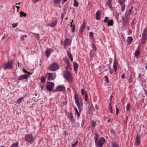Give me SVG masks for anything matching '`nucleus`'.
I'll return each mask as SVG.
<instances>
[{
	"mask_svg": "<svg viewBox=\"0 0 147 147\" xmlns=\"http://www.w3.org/2000/svg\"><path fill=\"white\" fill-rule=\"evenodd\" d=\"M95 136L94 137V140L96 145L98 147H102L106 141L105 138L103 137H101L99 139L98 141L99 136L98 134L97 133L94 134Z\"/></svg>",
	"mask_w": 147,
	"mask_h": 147,
	"instance_id": "1",
	"label": "nucleus"
},
{
	"mask_svg": "<svg viewBox=\"0 0 147 147\" xmlns=\"http://www.w3.org/2000/svg\"><path fill=\"white\" fill-rule=\"evenodd\" d=\"M64 78L69 82H73V79L72 75L70 72L66 70L63 74Z\"/></svg>",
	"mask_w": 147,
	"mask_h": 147,
	"instance_id": "2",
	"label": "nucleus"
},
{
	"mask_svg": "<svg viewBox=\"0 0 147 147\" xmlns=\"http://www.w3.org/2000/svg\"><path fill=\"white\" fill-rule=\"evenodd\" d=\"M59 65L56 63H52L49 66L48 68L51 71H55L59 68Z\"/></svg>",
	"mask_w": 147,
	"mask_h": 147,
	"instance_id": "3",
	"label": "nucleus"
},
{
	"mask_svg": "<svg viewBox=\"0 0 147 147\" xmlns=\"http://www.w3.org/2000/svg\"><path fill=\"white\" fill-rule=\"evenodd\" d=\"M54 86V83L49 82L47 83L46 88L49 91H51L53 89Z\"/></svg>",
	"mask_w": 147,
	"mask_h": 147,
	"instance_id": "4",
	"label": "nucleus"
},
{
	"mask_svg": "<svg viewBox=\"0 0 147 147\" xmlns=\"http://www.w3.org/2000/svg\"><path fill=\"white\" fill-rule=\"evenodd\" d=\"M27 142L30 143H32L34 142V138L32 134H29L26 135L25 136Z\"/></svg>",
	"mask_w": 147,
	"mask_h": 147,
	"instance_id": "5",
	"label": "nucleus"
},
{
	"mask_svg": "<svg viewBox=\"0 0 147 147\" xmlns=\"http://www.w3.org/2000/svg\"><path fill=\"white\" fill-rule=\"evenodd\" d=\"M74 96L75 102L79 110L80 111L81 110V107L80 103L79 102V97L77 94H75Z\"/></svg>",
	"mask_w": 147,
	"mask_h": 147,
	"instance_id": "6",
	"label": "nucleus"
},
{
	"mask_svg": "<svg viewBox=\"0 0 147 147\" xmlns=\"http://www.w3.org/2000/svg\"><path fill=\"white\" fill-rule=\"evenodd\" d=\"M65 90V88L64 86L60 85L58 86L55 90H53L52 92H54L57 91H63Z\"/></svg>",
	"mask_w": 147,
	"mask_h": 147,
	"instance_id": "7",
	"label": "nucleus"
},
{
	"mask_svg": "<svg viewBox=\"0 0 147 147\" xmlns=\"http://www.w3.org/2000/svg\"><path fill=\"white\" fill-rule=\"evenodd\" d=\"M45 77L48 80L50 81L53 80L55 78L53 73H47L46 74Z\"/></svg>",
	"mask_w": 147,
	"mask_h": 147,
	"instance_id": "8",
	"label": "nucleus"
},
{
	"mask_svg": "<svg viewBox=\"0 0 147 147\" xmlns=\"http://www.w3.org/2000/svg\"><path fill=\"white\" fill-rule=\"evenodd\" d=\"M81 94L82 95L84 94L85 100V101L87 102L88 99V94L86 91H84V89L83 88L81 89Z\"/></svg>",
	"mask_w": 147,
	"mask_h": 147,
	"instance_id": "9",
	"label": "nucleus"
},
{
	"mask_svg": "<svg viewBox=\"0 0 147 147\" xmlns=\"http://www.w3.org/2000/svg\"><path fill=\"white\" fill-rule=\"evenodd\" d=\"M68 117L71 121L73 122H75V119L73 116V113L71 112L68 115Z\"/></svg>",
	"mask_w": 147,
	"mask_h": 147,
	"instance_id": "10",
	"label": "nucleus"
},
{
	"mask_svg": "<svg viewBox=\"0 0 147 147\" xmlns=\"http://www.w3.org/2000/svg\"><path fill=\"white\" fill-rule=\"evenodd\" d=\"M28 78V76L27 74H25L22 75L20 76L18 78V80H20L23 79H27Z\"/></svg>",
	"mask_w": 147,
	"mask_h": 147,
	"instance_id": "11",
	"label": "nucleus"
},
{
	"mask_svg": "<svg viewBox=\"0 0 147 147\" xmlns=\"http://www.w3.org/2000/svg\"><path fill=\"white\" fill-rule=\"evenodd\" d=\"M57 22V20L55 18L51 23L49 24V25L51 27H53L56 25Z\"/></svg>",
	"mask_w": 147,
	"mask_h": 147,
	"instance_id": "12",
	"label": "nucleus"
},
{
	"mask_svg": "<svg viewBox=\"0 0 147 147\" xmlns=\"http://www.w3.org/2000/svg\"><path fill=\"white\" fill-rule=\"evenodd\" d=\"M86 22H84V21L83 22V24L82 26L80 27V33H82V32L86 28Z\"/></svg>",
	"mask_w": 147,
	"mask_h": 147,
	"instance_id": "13",
	"label": "nucleus"
},
{
	"mask_svg": "<svg viewBox=\"0 0 147 147\" xmlns=\"http://www.w3.org/2000/svg\"><path fill=\"white\" fill-rule=\"evenodd\" d=\"M52 52V50L50 49H47L45 52L46 56L48 57L51 54Z\"/></svg>",
	"mask_w": 147,
	"mask_h": 147,
	"instance_id": "14",
	"label": "nucleus"
},
{
	"mask_svg": "<svg viewBox=\"0 0 147 147\" xmlns=\"http://www.w3.org/2000/svg\"><path fill=\"white\" fill-rule=\"evenodd\" d=\"M100 11L98 10L96 12V18L98 20H99L101 19V18L100 17Z\"/></svg>",
	"mask_w": 147,
	"mask_h": 147,
	"instance_id": "15",
	"label": "nucleus"
},
{
	"mask_svg": "<svg viewBox=\"0 0 147 147\" xmlns=\"http://www.w3.org/2000/svg\"><path fill=\"white\" fill-rule=\"evenodd\" d=\"M140 52V51L139 47L138 49L137 50L135 51V53H134V57L137 58L139 55Z\"/></svg>",
	"mask_w": 147,
	"mask_h": 147,
	"instance_id": "16",
	"label": "nucleus"
},
{
	"mask_svg": "<svg viewBox=\"0 0 147 147\" xmlns=\"http://www.w3.org/2000/svg\"><path fill=\"white\" fill-rule=\"evenodd\" d=\"M133 7L131 6L130 9L127 11V17L128 16H130V15L133 12Z\"/></svg>",
	"mask_w": 147,
	"mask_h": 147,
	"instance_id": "17",
	"label": "nucleus"
},
{
	"mask_svg": "<svg viewBox=\"0 0 147 147\" xmlns=\"http://www.w3.org/2000/svg\"><path fill=\"white\" fill-rule=\"evenodd\" d=\"M73 64L74 71H77L78 67V64L76 62H74Z\"/></svg>",
	"mask_w": 147,
	"mask_h": 147,
	"instance_id": "18",
	"label": "nucleus"
},
{
	"mask_svg": "<svg viewBox=\"0 0 147 147\" xmlns=\"http://www.w3.org/2000/svg\"><path fill=\"white\" fill-rule=\"evenodd\" d=\"M147 37L146 36L142 35L141 42L142 43L144 44L145 42L147 40Z\"/></svg>",
	"mask_w": 147,
	"mask_h": 147,
	"instance_id": "19",
	"label": "nucleus"
},
{
	"mask_svg": "<svg viewBox=\"0 0 147 147\" xmlns=\"http://www.w3.org/2000/svg\"><path fill=\"white\" fill-rule=\"evenodd\" d=\"M111 1L112 0H108L107 3V4L109 7V8H111L112 9L113 7L112 6Z\"/></svg>",
	"mask_w": 147,
	"mask_h": 147,
	"instance_id": "20",
	"label": "nucleus"
},
{
	"mask_svg": "<svg viewBox=\"0 0 147 147\" xmlns=\"http://www.w3.org/2000/svg\"><path fill=\"white\" fill-rule=\"evenodd\" d=\"M133 41V38L130 36H129L127 38V42L128 44H130Z\"/></svg>",
	"mask_w": 147,
	"mask_h": 147,
	"instance_id": "21",
	"label": "nucleus"
},
{
	"mask_svg": "<svg viewBox=\"0 0 147 147\" xmlns=\"http://www.w3.org/2000/svg\"><path fill=\"white\" fill-rule=\"evenodd\" d=\"M67 54L68 55V56L69 57L71 61L72 62H73V58L72 55L70 51H67Z\"/></svg>",
	"mask_w": 147,
	"mask_h": 147,
	"instance_id": "22",
	"label": "nucleus"
},
{
	"mask_svg": "<svg viewBox=\"0 0 147 147\" xmlns=\"http://www.w3.org/2000/svg\"><path fill=\"white\" fill-rule=\"evenodd\" d=\"M9 68V61H8L7 63H5L4 65V69H6Z\"/></svg>",
	"mask_w": 147,
	"mask_h": 147,
	"instance_id": "23",
	"label": "nucleus"
},
{
	"mask_svg": "<svg viewBox=\"0 0 147 147\" xmlns=\"http://www.w3.org/2000/svg\"><path fill=\"white\" fill-rule=\"evenodd\" d=\"M75 112V114L78 116V119L80 116V114L79 113L78 111L76 108L74 107Z\"/></svg>",
	"mask_w": 147,
	"mask_h": 147,
	"instance_id": "24",
	"label": "nucleus"
},
{
	"mask_svg": "<svg viewBox=\"0 0 147 147\" xmlns=\"http://www.w3.org/2000/svg\"><path fill=\"white\" fill-rule=\"evenodd\" d=\"M114 24V22L113 20H110L108 22L107 25L108 26H112Z\"/></svg>",
	"mask_w": 147,
	"mask_h": 147,
	"instance_id": "25",
	"label": "nucleus"
},
{
	"mask_svg": "<svg viewBox=\"0 0 147 147\" xmlns=\"http://www.w3.org/2000/svg\"><path fill=\"white\" fill-rule=\"evenodd\" d=\"M68 42V38L65 39V40L64 42V45L65 46H69L70 45V44H69Z\"/></svg>",
	"mask_w": 147,
	"mask_h": 147,
	"instance_id": "26",
	"label": "nucleus"
},
{
	"mask_svg": "<svg viewBox=\"0 0 147 147\" xmlns=\"http://www.w3.org/2000/svg\"><path fill=\"white\" fill-rule=\"evenodd\" d=\"M142 35L147 36V26H146V28L144 29Z\"/></svg>",
	"mask_w": 147,
	"mask_h": 147,
	"instance_id": "27",
	"label": "nucleus"
},
{
	"mask_svg": "<svg viewBox=\"0 0 147 147\" xmlns=\"http://www.w3.org/2000/svg\"><path fill=\"white\" fill-rule=\"evenodd\" d=\"M18 144L19 142H17L15 143H13L11 146V147H18Z\"/></svg>",
	"mask_w": 147,
	"mask_h": 147,
	"instance_id": "28",
	"label": "nucleus"
},
{
	"mask_svg": "<svg viewBox=\"0 0 147 147\" xmlns=\"http://www.w3.org/2000/svg\"><path fill=\"white\" fill-rule=\"evenodd\" d=\"M136 139L138 144L139 145L140 143V137L138 134L137 136Z\"/></svg>",
	"mask_w": 147,
	"mask_h": 147,
	"instance_id": "29",
	"label": "nucleus"
},
{
	"mask_svg": "<svg viewBox=\"0 0 147 147\" xmlns=\"http://www.w3.org/2000/svg\"><path fill=\"white\" fill-rule=\"evenodd\" d=\"M74 6L75 7H78L79 5V3L76 0H74Z\"/></svg>",
	"mask_w": 147,
	"mask_h": 147,
	"instance_id": "30",
	"label": "nucleus"
},
{
	"mask_svg": "<svg viewBox=\"0 0 147 147\" xmlns=\"http://www.w3.org/2000/svg\"><path fill=\"white\" fill-rule=\"evenodd\" d=\"M20 16L21 17H22L23 16L24 17H26V14L25 13L23 12L22 11L20 12Z\"/></svg>",
	"mask_w": 147,
	"mask_h": 147,
	"instance_id": "31",
	"label": "nucleus"
},
{
	"mask_svg": "<svg viewBox=\"0 0 147 147\" xmlns=\"http://www.w3.org/2000/svg\"><path fill=\"white\" fill-rule=\"evenodd\" d=\"M24 98V97H22L20 98L17 101V102H16L18 104H20L21 103L22 99L23 98Z\"/></svg>",
	"mask_w": 147,
	"mask_h": 147,
	"instance_id": "32",
	"label": "nucleus"
},
{
	"mask_svg": "<svg viewBox=\"0 0 147 147\" xmlns=\"http://www.w3.org/2000/svg\"><path fill=\"white\" fill-rule=\"evenodd\" d=\"M112 147H119V145L115 142H113L112 144Z\"/></svg>",
	"mask_w": 147,
	"mask_h": 147,
	"instance_id": "33",
	"label": "nucleus"
},
{
	"mask_svg": "<svg viewBox=\"0 0 147 147\" xmlns=\"http://www.w3.org/2000/svg\"><path fill=\"white\" fill-rule=\"evenodd\" d=\"M126 0H118L119 3L121 5L124 4Z\"/></svg>",
	"mask_w": 147,
	"mask_h": 147,
	"instance_id": "34",
	"label": "nucleus"
},
{
	"mask_svg": "<svg viewBox=\"0 0 147 147\" xmlns=\"http://www.w3.org/2000/svg\"><path fill=\"white\" fill-rule=\"evenodd\" d=\"M92 47L95 50V51H96V47L94 44V42H92Z\"/></svg>",
	"mask_w": 147,
	"mask_h": 147,
	"instance_id": "35",
	"label": "nucleus"
},
{
	"mask_svg": "<svg viewBox=\"0 0 147 147\" xmlns=\"http://www.w3.org/2000/svg\"><path fill=\"white\" fill-rule=\"evenodd\" d=\"M66 65H67L66 67V69H69L70 70H71V67L70 66V63H66Z\"/></svg>",
	"mask_w": 147,
	"mask_h": 147,
	"instance_id": "36",
	"label": "nucleus"
},
{
	"mask_svg": "<svg viewBox=\"0 0 147 147\" xmlns=\"http://www.w3.org/2000/svg\"><path fill=\"white\" fill-rule=\"evenodd\" d=\"M122 6L121 9V11L123 12L124 11L125 9V4L122 5Z\"/></svg>",
	"mask_w": 147,
	"mask_h": 147,
	"instance_id": "37",
	"label": "nucleus"
},
{
	"mask_svg": "<svg viewBox=\"0 0 147 147\" xmlns=\"http://www.w3.org/2000/svg\"><path fill=\"white\" fill-rule=\"evenodd\" d=\"M109 21V18L107 17H106L105 18V19L103 20L104 22L105 23H108V22Z\"/></svg>",
	"mask_w": 147,
	"mask_h": 147,
	"instance_id": "38",
	"label": "nucleus"
},
{
	"mask_svg": "<svg viewBox=\"0 0 147 147\" xmlns=\"http://www.w3.org/2000/svg\"><path fill=\"white\" fill-rule=\"evenodd\" d=\"M40 81L42 83H44L45 82V79L44 77H42L40 79Z\"/></svg>",
	"mask_w": 147,
	"mask_h": 147,
	"instance_id": "39",
	"label": "nucleus"
},
{
	"mask_svg": "<svg viewBox=\"0 0 147 147\" xmlns=\"http://www.w3.org/2000/svg\"><path fill=\"white\" fill-rule=\"evenodd\" d=\"M78 143V141L77 140L75 142V143L72 144L71 146L73 147H76Z\"/></svg>",
	"mask_w": 147,
	"mask_h": 147,
	"instance_id": "40",
	"label": "nucleus"
},
{
	"mask_svg": "<svg viewBox=\"0 0 147 147\" xmlns=\"http://www.w3.org/2000/svg\"><path fill=\"white\" fill-rule=\"evenodd\" d=\"M105 78L106 82L107 83H109V78L108 76H105Z\"/></svg>",
	"mask_w": 147,
	"mask_h": 147,
	"instance_id": "41",
	"label": "nucleus"
},
{
	"mask_svg": "<svg viewBox=\"0 0 147 147\" xmlns=\"http://www.w3.org/2000/svg\"><path fill=\"white\" fill-rule=\"evenodd\" d=\"M13 66V62L11 60L10 61V69L12 68Z\"/></svg>",
	"mask_w": 147,
	"mask_h": 147,
	"instance_id": "42",
	"label": "nucleus"
},
{
	"mask_svg": "<svg viewBox=\"0 0 147 147\" xmlns=\"http://www.w3.org/2000/svg\"><path fill=\"white\" fill-rule=\"evenodd\" d=\"M92 124L93 127H94L96 126V123L95 121H92Z\"/></svg>",
	"mask_w": 147,
	"mask_h": 147,
	"instance_id": "43",
	"label": "nucleus"
},
{
	"mask_svg": "<svg viewBox=\"0 0 147 147\" xmlns=\"http://www.w3.org/2000/svg\"><path fill=\"white\" fill-rule=\"evenodd\" d=\"M95 55V54L94 53H92L91 52H90V57H91L92 59L93 58L94 56Z\"/></svg>",
	"mask_w": 147,
	"mask_h": 147,
	"instance_id": "44",
	"label": "nucleus"
},
{
	"mask_svg": "<svg viewBox=\"0 0 147 147\" xmlns=\"http://www.w3.org/2000/svg\"><path fill=\"white\" fill-rule=\"evenodd\" d=\"M130 103H128L127 104V105L126 106V109L127 111H128L130 107Z\"/></svg>",
	"mask_w": 147,
	"mask_h": 147,
	"instance_id": "45",
	"label": "nucleus"
},
{
	"mask_svg": "<svg viewBox=\"0 0 147 147\" xmlns=\"http://www.w3.org/2000/svg\"><path fill=\"white\" fill-rule=\"evenodd\" d=\"M85 121V118H83L82 119V122L81 123V126L83 127L84 124V122Z\"/></svg>",
	"mask_w": 147,
	"mask_h": 147,
	"instance_id": "46",
	"label": "nucleus"
},
{
	"mask_svg": "<svg viewBox=\"0 0 147 147\" xmlns=\"http://www.w3.org/2000/svg\"><path fill=\"white\" fill-rule=\"evenodd\" d=\"M71 32H74L75 31V25H74L73 26L71 27Z\"/></svg>",
	"mask_w": 147,
	"mask_h": 147,
	"instance_id": "47",
	"label": "nucleus"
},
{
	"mask_svg": "<svg viewBox=\"0 0 147 147\" xmlns=\"http://www.w3.org/2000/svg\"><path fill=\"white\" fill-rule=\"evenodd\" d=\"M27 37V36L26 35H22L20 37V39L21 40H24V37H25L26 38Z\"/></svg>",
	"mask_w": 147,
	"mask_h": 147,
	"instance_id": "48",
	"label": "nucleus"
},
{
	"mask_svg": "<svg viewBox=\"0 0 147 147\" xmlns=\"http://www.w3.org/2000/svg\"><path fill=\"white\" fill-rule=\"evenodd\" d=\"M18 23H14L12 24V26L13 28H14L16 27L18 25Z\"/></svg>",
	"mask_w": 147,
	"mask_h": 147,
	"instance_id": "49",
	"label": "nucleus"
},
{
	"mask_svg": "<svg viewBox=\"0 0 147 147\" xmlns=\"http://www.w3.org/2000/svg\"><path fill=\"white\" fill-rule=\"evenodd\" d=\"M89 36L93 38V32H90L89 33Z\"/></svg>",
	"mask_w": 147,
	"mask_h": 147,
	"instance_id": "50",
	"label": "nucleus"
},
{
	"mask_svg": "<svg viewBox=\"0 0 147 147\" xmlns=\"http://www.w3.org/2000/svg\"><path fill=\"white\" fill-rule=\"evenodd\" d=\"M55 3L56 4H59L60 3L61 0H54Z\"/></svg>",
	"mask_w": 147,
	"mask_h": 147,
	"instance_id": "51",
	"label": "nucleus"
},
{
	"mask_svg": "<svg viewBox=\"0 0 147 147\" xmlns=\"http://www.w3.org/2000/svg\"><path fill=\"white\" fill-rule=\"evenodd\" d=\"M110 131L111 133H112L113 134H115V131L113 128H111Z\"/></svg>",
	"mask_w": 147,
	"mask_h": 147,
	"instance_id": "52",
	"label": "nucleus"
},
{
	"mask_svg": "<svg viewBox=\"0 0 147 147\" xmlns=\"http://www.w3.org/2000/svg\"><path fill=\"white\" fill-rule=\"evenodd\" d=\"M65 62L66 63H70L69 59H68L67 58H66L65 59Z\"/></svg>",
	"mask_w": 147,
	"mask_h": 147,
	"instance_id": "53",
	"label": "nucleus"
},
{
	"mask_svg": "<svg viewBox=\"0 0 147 147\" xmlns=\"http://www.w3.org/2000/svg\"><path fill=\"white\" fill-rule=\"evenodd\" d=\"M116 115H117L119 111V109H118V108L117 107L116 108Z\"/></svg>",
	"mask_w": 147,
	"mask_h": 147,
	"instance_id": "54",
	"label": "nucleus"
},
{
	"mask_svg": "<svg viewBox=\"0 0 147 147\" xmlns=\"http://www.w3.org/2000/svg\"><path fill=\"white\" fill-rule=\"evenodd\" d=\"M109 72L110 74H113V69H111V68H110Z\"/></svg>",
	"mask_w": 147,
	"mask_h": 147,
	"instance_id": "55",
	"label": "nucleus"
},
{
	"mask_svg": "<svg viewBox=\"0 0 147 147\" xmlns=\"http://www.w3.org/2000/svg\"><path fill=\"white\" fill-rule=\"evenodd\" d=\"M32 1L34 3H35L38 2L39 1V0H32Z\"/></svg>",
	"mask_w": 147,
	"mask_h": 147,
	"instance_id": "56",
	"label": "nucleus"
},
{
	"mask_svg": "<svg viewBox=\"0 0 147 147\" xmlns=\"http://www.w3.org/2000/svg\"><path fill=\"white\" fill-rule=\"evenodd\" d=\"M109 107V109H112V102H110Z\"/></svg>",
	"mask_w": 147,
	"mask_h": 147,
	"instance_id": "57",
	"label": "nucleus"
},
{
	"mask_svg": "<svg viewBox=\"0 0 147 147\" xmlns=\"http://www.w3.org/2000/svg\"><path fill=\"white\" fill-rule=\"evenodd\" d=\"M144 74H143V75H142L141 74H139V77L140 78V79H142V77L143 76H144Z\"/></svg>",
	"mask_w": 147,
	"mask_h": 147,
	"instance_id": "58",
	"label": "nucleus"
},
{
	"mask_svg": "<svg viewBox=\"0 0 147 147\" xmlns=\"http://www.w3.org/2000/svg\"><path fill=\"white\" fill-rule=\"evenodd\" d=\"M113 96L112 95H111L110 96V98H109V100L110 101V102H112V100L113 98Z\"/></svg>",
	"mask_w": 147,
	"mask_h": 147,
	"instance_id": "59",
	"label": "nucleus"
},
{
	"mask_svg": "<svg viewBox=\"0 0 147 147\" xmlns=\"http://www.w3.org/2000/svg\"><path fill=\"white\" fill-rule=\"evenodd\" d=\"M132 32V30L131 29H129L128 31L129 34H131V33Z\"/></svg>",
	"mask_w": 147,
	"mask_h": 147,
	"instance_id": "60",
	"label": "nucleus"
},
{
	"mask_svg": "<svg viewBox=\"0 0 147 147\" xmlns=\"http://www.w3.org/2000/svg\"><path fill=\"white\" fill-rule=\"evenodd\" d=\"M28 74H27V75L28 76V77L32 74V73L30 72L29 71H28Z\"/></svg>",
	"mask_w": 147,
	"mask_h": 147,
	"instance_id": "61",
	"label": "nucleus"
},
{
	"mask_svg": "<svg viewBox=\"0 0 147 147\" xmlns=\"http://www.w3.org/2000/svg\"><path fill=\"white\" fill-rule=\"evenodd\" d=\"M23 70L24 73H28V72L24 68H23Z\"/></svg>",
	"mask_w": 147,
	"mask_h": 147,
	"instance_id": "62",
	"label": "nucleus"
},
{
	"mask_svg": "<svg viewBox=\"0 0 147 147\" xmlns=\"http://www.w3.org/2000/svg\"><path fill=\"white\" fill-rule=\"evenodd\" d=\"M64 18V13L62 14L61 15V18L63 20Z\"/></svg>",
	"mask_w": 147,
	"mask_h": 147,
	"instance_id": "63",
	"label": "nucleus"
},
{
	"mask_svg": "<svg viewBox=\"0 0 147 147\" xmlns=\"http://www.w3.org/2000/svg\"><path fill=\"white\" fill-rule=\"evenodd\" d=\"M144 91L145 93L146 94V95L147 96V90L146 89H144Z\"/></svg>",
	"mask_w": 147,
	"mask_h": 147,
	"instance_id": "64",
	"label": "nucleus"
}]
</instances>
